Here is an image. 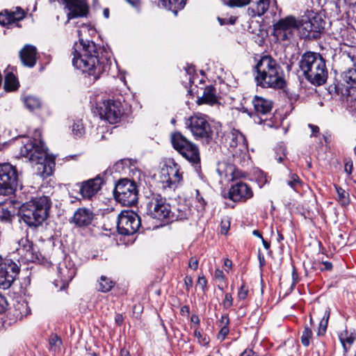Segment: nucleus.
Wrapping results in <instances>:
<instances>
[{
  "mask_svg": "<svg viewBox=\"0 0 356 356\" xmlns=\"http://www.w3.org/2000/svg\"><path fill=\"white\" fill-rule=\"evenodd\" d=\"M73 66L97 79L111 65L110 52L104 47L97 46L94 42L79 40L71 51Z\"/></svg>",
  "mask_w": 356,
  "mask_h": 356,
  "instance_id": "1",
  "label": "nucleus"
},
{
  "mask_svg": "<svg viewBox=\"0 0 356 356\" xmlns=\"http://www.w3.org/2000/svg\"><path fill=\"white\" fill-rule=\"evenodd\" d=\"M253 72L257 85L263 88L282 89L286 85L283 70L270 56L261 57Z\"/></svg>",
  "mask_w": 356,
  "mask_h": 356,
  "instance_id": "2",
  "label": "nucleus"
},
{
  "mask_svg": "<svg viewBox=\"0 0 356 356\" xmlns=\"http://www.w3.org/2000/svg\"><path fill=\"white\" fill-rule=\"evenodd\" d=\"M299 66L305 79L314 86H321L327 79L325 58L318 53L307 51L303 54Z\"/></svg>",
  "mask_w": 356,
  "mask_h": 356,
  "instance_id": "3",
  "label": "nucleus"
},
{
  "mask_svg": "<svg viewBox=\"0 0 356 356\" xmlns=\"http://www.w3.org/2000/svg\"><path fill=\"white\" fill-rule=\"evenodd\" d=\"M51 204V200L47 196L32 199L22 204L19 211L21 220L29 227L41 225L49 216Z\"/></svg>",
  "mask_w": 356,
  "mask_h": 356,
  "instance_id": "4",
  "label": "nucleus"
},
{
  "mask_svg": "<svg viewBox=\"0 0 356 356\" xmlns=\"http://www.w3.org/2000/svg\"><path fill=\"white\" fill-rule=\"evenodd\" d=\"M173 148L196 169L200 168V154L197 145L189 140L180 131L171 134Z\"/></svg>",
  "mask_w": 356,
  "mask_h": 356,
  "instance_id": "5",
  "label": "nucleus"
},
{
  "mask_svg": "<svg viewBox=\"0 0 356 356\" xmlns=\"http://www.w3.org/2000/svg\"><path fill=\"white\" fill-rule=\"evenodd\" d=\"M185 126L195 139H204L209 142L215 134H218V128L212 127L205 115L197 113L185 118Z\"/></svg>",
  "mask_w": 356,
  "mask_h": 356,
  "instance_id": "6",
  "label": "nucleus"
},
{
  "mask_svg": "<svg viewBox=\"0 0 356 356\" xmlns=\"http://www.w3.org/2000/svg\"><path fill=\"white\" fill-rule=\"evenodd\" d=\"M147 207V213L152 218L159 220L161 226L183 218V215L175 216L166 199L159 194L153 195Z\"/></svg>",
  "mask_w": 356,
  "mask_h": 356,
  "instance_id": "7",
  "label": "nucleus"
},
{
  "mask_svg": "<svg viewBox=\"0 0 356 356\" xmlns=\"http://www.w3.org/2000/svg\"><path fill=\"white\" fill-rule=\"evenodd\" d=\"M115 200L124 206H132L137 203L138 190L135 181L128 179L120 180L114 188Z\"/></svg>",
  "mask_w": 356,
  "mask_h": 356,
  "instance_id": "8",
  "label": "nucleus"
},
{
  "mask_svg": "<svg viewBox=\"0 0 356 356\" xmlns=\"http://www.w3.org/2000/svg\"><path fill=\"white\" fill-rule=\"evenodd\" d=\"M22 188L15 166L9 163L0 164V195L12 194L17 188Z\"/></svg>",
  "mask_w": 356,
  "mask_h": 356,
  "instance_id": "9",
  "label": "nucleus"
},
{
  "mask_svg": "<svg viewBox=\"0 0 356 356\" xmlns=\"http://www.w3.org/2000/svg\"><path fill=\"white\" fill-rule=\"evenodd\" d=\"M299 27V22L295 17L288 16L280 19L273 26V35L276 40L289 44L293 38L295 31Z\"/></svg>",
  "mask_w": 356,
  "mask_h": 356,
  "instance_id": "10",
  "label": "nucleus"
},
{
  "mask_svg": "<svg viewBox=\"0 0 356 356\" xmlns=\"http://www.w3.org/2000/svg\"><path fill=\"white\" fill-rule=\"evenodd\" d=\"M96 108L99 117L111 124L119 122L124 113L121 102L111 99L98 103Z\"/></svg>",
  "mask_w": 356,
  "mask_h": 356,
  "instance_id": "11",
  "label": "nucleus"
},
{
  "mask_svg": "<svg viewBox=\"0 0 356 356\" xmlns=\"http://www.w3.org/2000/svg\"><path fill=\"white\" fill-rule=\"evenodd\" d=\"M47 147L44 143L40 140H28L20 149V155L22 157L29 159V160L36 164L42 165L45 161L47 155Z\"/></svg>",
  "mask_w": 356,
  "mask_h": 356,
  "instance_id": "12",
  "label": "nucleus"
},
{
  "mask_svg": "<svg viewBox=\"0 0 356 356\" xmlns=\"http://www.w3.org/2000/svg\"><path fill=\"white\" fill-rule=\"evenodd\" d=\"M141 225L140 216L132 211H122L118 216L117 229L124 236L135 234Z\"/></svg>",
  "mask_w": 356,
  "mask_h": 356,
  "instance_id": "13",
  "label": "nucleus"
},
{
  "mask_svg": "<svg viewBox=\"0 0 356 356\" xmlns=\"http://www.w3.org/2000/svg\"><path fill=\"white\" fill-rule=\"evenodd\" d=\"M19 267L11 259L0 256V289H9L19 273Z\"/></svg>",
  "mask_w": 356,
  "mask_h": 356,
  "instance_id": "14",
  "label": "nucleus"
},
{
  "mask_svg": "<svg viewBox=\"0 0 356 356\" xmlns=\"http://www.w3.org/2000/svg\"><path fill=\"white\" fill-rule=\"evenodd\" d=\"M325 22L318 15H315L308 20L303 21L299 24L300 34L305 40H316L321 38L324 30Z\"/></svg>",
  "mask_w": 356,
  "mask_h": 356,
  "instance_id": "15",
  "label": "nucleus"
},
{
  "mask_svg": "<svg viewBox=\"0 0 356 356\" xmlns=\"http://www.w3.org/2000/svg\"><path fill=\"white\" fill-rule=\"evenodd\" d=\"M341 79L346 83L345 88L340 89L335 86L337 94H341L347 102L356 100V68H349L341 74Z\"/></svg>",
  "mask_w": 356,
  "mask_h": 356,
  "instance_id": "16",
  "label": "nucleus"
},
{
  "mask_svg": "<svg viewBox=\"0 0 356 356\" xmlns=\"http://www.w3.org/2000/svg\"><path fill=\"white\" fill-rule=\"evenodd\" d=\"M26 17L25 11L20 7L13 9H5L0 12V24L8 29L13 26L21 27L19 22Z\"/></svg>",
  "mask_w": 356,
  "mask_h": 356,
  "instance_id": "17",
  "label": "nucleus"
},
{
  "mask_svg": "<svg viewBox=\"0 0 356 356\" xmlns=\"http://www.w3.org/2000/svg\"><path fill=\"white\" fill-rule=\"evenodd\" d=\"M61 1L65 5V8L69 10L67 14V20L66 24L72 19L87 16L89 11V6L86 0Z\"/></svg>",
  "mask_w": 356,
  "mask_h": 356,
  "instance_id": "18",
  "label": "nucleus"
},
{
  "mask_svg": "<svg viewBox=\"0 0 356 356\" xmlns=\"http://www.w3.org/2000/svg\"><path fill=\"white\" fill-rule=\"evenodd\" d=\"M252 188L246 183L239 181L233 184L229 190L228 197L233 202H245L253 197Z\"/></svg>",
  "mask_w": 356,
  "mask_h": 356,
  "instance_id": "19",
  "label": "nucleus"
},
{
  "mask_svg": "<svg viewBox=\"0 0 356 356\" xmlns=\"http://www.w3.org/2000/svg\"><path fill=\"white\" fill-rule=\"evenodd\" d=\"M104 184V180L99 175L95 178L78 183L76 185L79 186L80 193L83 198L91 199L101 190Z\"/></svg>",
  "mask_w": 356,
  "mask_h": 356,
  "instance_id": "20",
  "label": "nucleus"
},
{
  "mask_svg": "<svg viewBox=\"0 0 356 356\" xmlns=\"http://www.w3.org/2000/svg\"><path fill=\"white\" fill-rule=\"evenodd\" d=\"M165 170L168 178L164 176L162 181L165 183L167 187L176 188L182 181V172H180V166L172 159L166 165Z\"/></svg>",
  "mask_w": 356,
  "mask_h": 356,
  "instance_id": "21",
  "label": "nucleus"
},
{
  "mask_svg": "<svg viewBox=\"0 0 356 356\" xmlns=\"http://www.w3.org/2000/svg\"><path fill=\"white\" fill-rule=\"evenodd\" d=\"M227 143L235 153L245 152L248 149V143L244 135L238 130L233 129L227 136Z\"/></svg>",
  "mask_w": 356,
  "mask_h": 356,
  "instance_id": "22",
  "label": "nucleus"
},
{
  "mask_svg": "<svg viewBox=\"0 0 356 356\" xmlns=\"http://www.w3.org/2000/svg\"><path fill=\"white\" fill-rule=\"evenodd\" d=\"M16 251L21 258L26 262H33L38 259V256L34 252L33 243L26 237L19 240Z\"/></svg>",
  "mask_w": 356,
  "mask_h": 356,
  "instance_id": "23",
  "label": "nucleus"
},
{
  "mask_svg": "<svg viewBox=\"0 0 356 356\" xmlns=\"http://www.w3.org/2000/svg\"><path fill=\"white\" fill-rule=\"evenodd\" d=\"M252 5L248 9L252 17L264 15L271 7L276 6V0H251Z\"/></svg>",
  "mask_w": 356,
  "mask_h": 356,
  "instance_id": "24",
  "label": "nucleus"
},
{
  "mask_svg": "<svg viewBox=\"0 0 356 356\" xmlns=\"http://www.w3.org/2000/svg\"><path fill=\"white\" fill-rule=\"evenodd\" d=\"M252 109L250 113L258 116H263L269 114L273 108V102L262 97L255 95L252 99Z\"/></svg>",
  "mask_w": 356,
  "mask_h": 356,
  "instance_id": "25",
  "label": "nucleus"
},
{
  "mask_svg": "<svg viewBox=\"0 0 356 356\" xmlns=\"http://www.w3.org/2000/svg\"><path fill=\"white\" fill-rule=\"evenodd\" d=\"M94 216L90 209L85 207L79 208L74 212L71 222L77 227H87L92 223Z\"/></svg>",
  "mask_w": 356,
  "mask_h": 356,
  "instance_id": "26",
  "label": "nucleus"
},
{
  "mask_svg": "<svg viewBox=\"0 0 356 356\" xmlns=\"http://www.w3.org/2000/svg\"><path fill=\"white\" fill-rule=\"evenodd\" d=\"M219 96L217 94L216 88L211 86H207L202 94V96L197 97L196 103L197 105L209 104L213 106L219 104Z\"/></svg>",
  "mask_w": 356,
  "mask_h": 356,
  "instance_id": "27",
  "label": "nucleus"
},
{
  "mask_svg": "<svg viewBox=\"0 0 356 356\" xmlns=\"http://www.w3.org/2000/svg\"><path fill=\"white\" fill-rule=\"evenodd\" d=\"M19 58L24 65L33 67L37 60V49L31 44H26L19 51Z\"/></svg>",
  "mask_w": 356,
  "mask_h": 356,
  "instance_id": "28",
  "label": "nucleus"
},
{
  "mask_svg": "<svg viewBox=\"0 0 356 356\" xmlns=\"http://www.w3.org/2000/svg\"><path fill=\"white\" fill-rule=\"evenodd\" d=\"M339 339L342 345L345 355H347L354 341L356 340V334L350 332L347 329L339 334Z\"/></svg>",
  "mask_w": 356,
  "mask_h": 356,
  "instance_id": "29",
  "label": "nucleus"
},
{
  "mask_svg": "<svg viewBox=\"0 0 356 356\" xmlns=\"http://www.w3.org/2000/svg\"><path fill=\"white\" fill-rule=\"evenodd\" d=\"M217 171L221 179H223L225 181H232L236 177L235 167L230 163L225 162L219 163Z\"/></svg>",
  "mask_w": 356,
  "mask_h": 356,
  "instance_id": "30",
  "label": "nucleus"
},
{
  "mask_svg": "<svg viewBox=\"0 0 356 356\" xmlns=\"http://www.w3.org/2000/svg\"><path fill=\"white\" fill-rule=\"evenodd\" d=\"M186 1L187 0H158L159 5L172 11L175 15L185 7Z\"/></svg>",
  "mask_w": 356,
  "mask_h": 356,
  "instance_id": "31",
  "label": "nucleus"
},
{
  "mask_svg": "<svg viewBox=\"0 0 356 356\" xmlns=\"http://www.w3.org/2000/svg\"><path fill=\"white\" fill-rule=\"evenodd\" d=\"M14 316L17 318H22L28 316L31 312V309L28 305V302L25 300L17 302L15 306Z\"/></svg>",
  "mask_w": 356,
  "mask_h": 356,
  "instance_id": "32",
  "label": "nucleus"
},
{
  "mask_svg": "<svg viewBox=\"0 0 356 356\" xmlns=\"http://www.w3.org/2000/svg\"><path fill=\"white\" fill-rule=\"evenodd\" d=\"M115 284V282L111 277L102 275L98 280L97 289L98 291L107 293L114 287Z\"/></svg>",
  "mask_w": 356,
  "mask_h": 356,
  "instance_id": "33",
  "label": "nucleus"
},
{
  "mask_svg": "<svg viewBox=\"0 0 356 356\" xmlns=\"http://www.w3.org/2000/svg\"><path fill=\"white\" fill-rule=\"evenodd\" d=\"M58 273L61 282H63V284H68L75 276L76 269L73 268H67L66 266L58 267Z\"/></svg>",
  "mask_w": 356,
  "mask_h": 356,
  "instance_id": "34",
  "label": "nucleus"
},
{
  "mask_svg": "<svg viewBox=\"0 0 356 356\" xmlns=\"http://www.w3.org/2000/svg\"><path fill=\"white\" fill-rule=\"evenodd\" d=\"M19 82L12 72H8L5 76L4 89L6 91H14L18 88Z\"/></svg>",
  "mask_w": 356,
  "mask_h": 356,
  "instance_id": "35",
  "label": "nucleus"
},
{
  "mask_svg": "<svg viewBox=\"0 0 356 356\" xmlns=\"http://www.w3.org/2000/svg\"><path fill=\"white\" fill-rule=\"evenodd\" d=\"M335 189L337 193V200L340 204L343 207L348 206L350 204L349 193L341 187L337 186H335Z\"/></svg>",
  "mask_w": 356,
  "mask_h": 356,
  "instance_id": "36",
  "label": "nucleus"
},
{
  "mask_svg": "<svg viewBox=\"0 0 356 356\" xmlns=\"http://www.w3.org/2000/svg\"><path fill=\"white\" fill-rule=\"evenodd\" d=\"M330 315V309H327L325 310L324 316L319 323V326H318V332H317L318 336H322L325 334L327 327V325H328Z\"/></svg>",
  "mask_w": 356,
  "mask_h": 356,
  "instance_id": "37",
  "label": "nucleus"
},
{
  "mask_svg": "<svg viewBox=\"0 0 356 356\" xmlns=\"http://www.w3.org/2000/svg\"><path fill=\"white\" fill-rule=\"evenodd\" d=\"M287 185L293 188L294 191H297L298 188L302 186V181L297 174L292 173L290 172L289 178L286 181Z\"/></svg>",
  "mask_w": 356,
  "mask_h": 356,
  "instance_id": "38",
  "label": "nucleus"
},
{
  "mask_svg": "<svg viewBox=\"0 0 356 356\" xmlns=\"http://www.w3.org/2000/svg\"><path fill=\"white\" fill-rule=\"evenodd\" d=\"M24 104L28 109L33 111L40 107L41 102L35 97L28 96L24 99Z\"/></svg>",
  "mask_w": 356,
  "mask_h": 356,
  "instance_id": "39",
  "label": "nucleus"
},
{
  "mask_svg": "<svg viewBox=\"0 0 356 356\" xmlns=\"http://www.w3.org/2000/svg\"><path fill=\"white\" fill-rule=\"evenodd\" d=\"M49 343L51 350L56 351L60 350L63 342L60 337L57 334H51L49 339Z\"/></svg>",
  "mask_w": 356,
  "mask_h": 356,
  "instance_id": "40",
  "label": "nucleus"
},
{
  "mask_svg": "<svg viewBox=\"0 0 356 356\" xmlns=\"http://www.w3.org/2000/svg\"><path fill=\"white\" fill-rule=\"evenodd\" d=\"M72 134L76 138H81L85 134V129L81 120L74 122L72 125Z\"/></svg>",
  "mask_w": 356,
  "mask_h": 356,
  "instance_id": "41",
  "label": "nucleus"
},
{
  "mask_svg": "<svg viewBox=\"0 0 356 356\" xmlns=\"http://www.w3.org/2000/svg\"><path fill=\"white\" fill-rule=\"evenodd\" d=\"M312 330L308 327H305L300 338L302 344L305 347L309 346L310 343V339L312 338Z\"/></svg>",
  "mask_w": 356,
  "mask_h": 356,
  "instance_id": "42",
  "label": "nucleus"
},
{
  "mask_svg": "<svg viewBox=\"0 0 356 356\" xmlns=\"http://www.w3.org/2000/svg\"><path fill=\"white\" fill-rule=\"evenodd\" d=\"M343 56H346L355 64L356 62V46H348L342 51Z\"/></svg>",
  "mask_w": 356,
  "mask_h": 356,
  "instance_id": "43",
  "label": "nucleus"
},
{
  "mask_svg": "<svg viewBox=\"0 0 356 356\" xmlns=\"http://www.w3.org/2000/svg\"><path fill=\"white\" fill-rule=\"evenodd\" d=\"M251 0H226L225 4L230 8H240L250 4Z\"/></svg>",
  "mask_w": 356,
  "mask_h": 356,
  "instance_id": "44",
  "label": "nucleus"
},
{
  "mask_svg": "<svg viewBox=\"0 0 356 356\" xmlns=\"http://www.w3.org/2000/svg\"><path fill=\"white\" fill-rule=\"evenodd\" d=\"M248 293H249L248 286L246 284L245 282H243V284L240 286L238 293H237V297H238V300H245L248 297Z\"/></svg>",
  "mask_w": 356,
  "mask_h": 356,
  "instance_id": "45",
  "label": "nucleus"
},
{
  "mask_svg": "<svg viewBox=\"0 0 356 356\" xmlns=\"http://www.w3.org/2000/svg\"><path fill=\"white\" fill-rule=\"evenodd\" d=\"M256 181L260 188L268 182L267 175L265 172L259 171L255 175Z\"/></svg>",
  "mask_w": 356,
  "mask_h": 356,
  "instance_id": "46",
  "label": "nucleus"
},
{
  "mask_svg": "<svg viewBox=\"0 0 356 356\" xmlns=\"http://www.w3.org/2000/svg\"><path fill=\"white\" fill-rule=\"evenodd\" d=\"M236 17L234 16L231 17H218V21L219 22L220 25H226V24H234L236 21Z\"/></svg>",
  "mask_w": 356,
  "mask_h": 356,
  "instance_id": "47",
  "label": "nucleus"
},
{
  "mask_svg": "<svg viewBox=\"0 0 356 356\" xmlns=\"http://www.w3.org/2000/svg\"><path fill=\"white\" fill-rule=\"evenodd\" d=\"M233 305V298L231 293H227L225 295V298L222 300V305L225 309L230 308Z\"/></svg>",
  "mask_w": 356,
  "mask_h": 356,
  "instance_id": "48",
  "label": "nucleus"
},
{
  "mask_svg": "<svg viewBox=\"0 0 356 356\" xmlns=\"http://www.w3.org/2000/svg\"><path fill=\"white\" fill-rule=\"evenodd\" d=\"M229 318L228 314L222 315L218 323V326L219 327H229Z\"/></svg>",
  "mask_w": 356,
  "mask_h": 356,
  "instance_id": "49",
  "label": "nucleus"
},
{
  "mask_svg": "<svg viewBox=\"0 0 356 356\" xmlns=\"http://www.w3.org/2000/svg\"><path fill=\"white\" fill-rule=\"evenodd\" d=\"M229 332V327H220V331L217 335L218 339L223 341Z\"/></svg>",
  "mask_w": 356,
  "mask_h": 356,
  "instance_id": "50",
  "label": "nucleus"
},
{
  "mask_svg": "<svg viewBox=\"0 0 356 356\" xmlns=\"http://www.w3.org/2000/svg\"><path fill=\"white\" fill-rule=\"evenodd\" d=\"M199 260L195 257L190 258L188 261V268L196 270L198 268Z\"/></svg>",
  "mask_w": 356,
  "mask_h": 356,
  "instance_id": "51",
  "label": "nucleus"
},
{
  "mask_svg": "<svg viewBox=\"0 0 356 356\" xmlns=\"http://www.w3.org/2000/svg\"><path fill=\"white\" fill-rule=\"evenodd\" d=\"M207 281L204 275L199 276L197 279V284L200 285L202 290H204L207 286Z\"/></svg>",
  "mask_w": 356,
  "mask_h": 356,
  "instance_id": "52",
  "label": "nucleus"
},
{
  "mask_svg": "<svg viewBox=\"0 0 356 356\" xmlns=\"http://www.w3.org/2000/svg\"><path fill=\"white\" fill-rule=\"evenodd\" d=\"M7 307V301L4 296L0 294V314L3 312Z\"/></svg>",
  "mask_w": 356,
  "mask_h": 356,
  "instance_id": "53",
  "label": "nucleus"
},
{
  "mask_svg": "<svg viewBox=\"0 0 356 356\" xmlns=\"http://www.w3.org/2000/svg\"><path fill=\"white\" fill-rule=\"evenodd\" d=\"M184 284L186 291H189L193 286V278L191 276H186L184 278Z\"/></svg>",
  "mask_w": 356,
  "mask_h": 356,
  "instance_id": "54",
  "label": "nucleus"
},
{
  "mask_svg": "<svg viewBox=\"0 0 356 356\" xmlns=\"http://www.w3.org/2000/svg\"><path fill=\"white\" fill-rule=\"evenodd\" d=\"M308 126L312 131L311 136H317V134H318L320 131L319 127L312 124H309Z\"/></svg>",
  "mask_w": 356,
  "mask_h": 356,
  "instance_id": "55",
  "label": "nucleus"
},
{
  "mask_svg": "<svg viewBox=\"0 0 356 356\" xmlns=\"http://www.w3.org/2000/svg\"><path fill=\"white\" fill-rule=\"evenodd\" d=\"M239 356H258L252 349L247 348L244 350Z\"/></svg>",
  "mask_w": 356,
  "mask_h": 356,
  "instance_id": "56",
  "label": "nucleus"
},
{
  "mask_svg": "<svg viewBox=\"0 0 356 356\" xmlns=\"http://www.w3.org/2000/svg\"><path fill=\"white\" fill-rule=\"evenodd\" d=\"M197 197H196V199L198 202V203L200 204V207L202 209H204V207H205V205H206V202L205 200H204V198L200 195V193H199V191H197Z\"/></svg>",
  "mask_w": 356,
  "mask_h": 356,
  "instance_id": "57",
  "label": "nucleus"
},
{
  "mask_svg": "<svg viewBox=\"0 0 356 356\" xmlns=\"http://www.w3.org/2000/svg\"><path fill=\"white\" fill-rule=\"evenodd\" d=\"M344 169L346 172L350 175L353 172V162L350 161H346L344 165Z\"/></svg>",
  "mask_w": 356,
  "mask_h": 356,
  "instance_id": "58",
  "label": "nucleus"
},
{
  "mask_svg": "<svg viewBox=\"0 0 356 356\" xmlns=\"http://www.w3.org/2000/svg\"><path fill=\"white\" fill-rule=\"evenodd\" d=\"M215 277L217 279V280H225V275H224V273L222 270H219V269H216L215 270Z\"/></svg>",
  "mask_w": 356,
  "mask_h": 356,
  "instance_id": "59",
  "label": "nucleus"
},
{
  "mask_svg": "<svg viewBox=\"0 0 356 356\" xmlns=\"http://www.w3.org/2000/svg\"><path fill=\"white\" fill-rule=\"evenodd\" d=\"M180 312L182 315L188 316L190 314V308L188 305H184L180 309Z\"/></svg>",
  "mask_w": 356,
  "mask_h": 356,
  "instance_id": "60",
  "label": "nucleus"
},
{
  "mask_svg": "<svg viewBox=\"0 0 356 356\" xmlns=\"http://www.w3.org/2000/svg\"><path fill=\"white\" fill-rule=\"evenodd\" d=\"M323 265L324 266V269L327 270H331L332 269V264L330 261H323Z\"/></svg>",
  "mask_w": 356,
  "mask_h": 356,
  "instance_id": "61",
  "label": "nucleus"
},
{
  "mask_svg": "<svg viewBox=\"0 0 356 356\" xmlns=\"http://www.w3.org/2000/svg\"><path fill=\"white\" fill-rule=\"evenodd\" d=\"M134 7H138L140 4V0H126Z\"/></svg>",
  "mask_w": 356,
  "mask_h": 356,
  "instance_id": "62",
  "label": "nucleus"
},
{
  "mask_svg": "<svg viewBox=\"0 0 356 356\" xmlns=\"http://www.w3.org/2000/svg\"><path fill=\"white\" fill-rule=\"evenodd\" d=\"M280 149L282 150L283 156H279L278 157H276V159H277V162L282 163L283 161V160L284 159L285 156H286V155H285V149L282 148V147H280Z\"/></svg>",
  "mask_w": 356,
  "mask_h": 356,
  "instance_id": "63",
  "label": "nucleus"
},
{
  "mask_svg": "<svg viewBox=\"0 0 356 356\" xmlns=\"http://www.w3.org/2000/svg\"><path fill=\"white\" fill-rule=\"evenodd\" d=\"M120 356H130L129 352L127 350L122 348L120 350Z\"/></svg>",
  "mask_w": 356,
  "mask_h": 356,
  "instance_id": "64",
  "label": "nucleus"
}]
</instances>
